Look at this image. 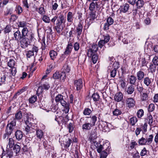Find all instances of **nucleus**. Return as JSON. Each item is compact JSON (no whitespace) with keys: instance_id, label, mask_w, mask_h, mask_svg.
I'll return each mask as SVG.
<instances>
[{"instance_id":"nucleus-58","label":"nucleus","mask_w":158,"mask_h":158,"mask_svg":"<svg viewBox=\"0 0 158 158\" xmlns=\"http://www.w3.org/2000/svg\"><path fill=\"white\" fill-rule=\"evenodd\" d=\"M103 37L104 39L102 40L106 43L109 42L110 38V35L108 34H106V35H104Z\"/></svg>"},{"instance_id":"nucleus-27","label":"nucleus","mask_w":158,"mask_h":158,"mask_svg":"<svg viewBox=\"0 0 158 158\" xmlns=\"http://www.w3.org/2000/svg\"><path fill=\"white\" fill-rule=\"evenodd\" d=\"M36 135L38 138L41 139L43 137V132L41 129H37L36 130Z\"/></svg>"},{"instance_id":"nucleus-49","label":"nucleus","mask_w":158,"mask_h":158,"mask_svg":"<svg viewBox=\"0 0 158 158\" xmlns=\"http://www.w3.org/2000/svg\"><path fill=\"white\" fill-rule=\"evenodd\" d=\"M36 11H37L40 14L43 15L45 13V11L44 8L43 7H41L39 8L36 9Z\"/></svg>"},{"instance_id":"nucleus-35","label":"nucleus","mask_w":158,"mask_h":158,"mask_svg":"<svg viewBox=\"0 0 158 158\" xmlns=\"http://www.w3.org/2000/svg\"><path fill=\"white\" fill-rule=\"evenodd\" d=\"M13 9L12 8H7L6 10L4 11V15L5 16H7L8 15H11L13 13Z\"/></svg>"},{"instance_id":"nucleus-6","label":"nucleus","mask_w":158,"mask_h":158,"mask_svg":"<svg viewBox=\"0 0 158 158\" xmlns=\"http://www.w3.org/2000/svg\"><path fill=\"white\" fill-rule=\"evenodd\" d=\"M20 42L21 48H26L30 44L29 37H22L20 40Z\"/></svg>"},{"instance_id":"nucleus-56","label":"nucleus","mask_w":158,"mask_h":158,"mask_svg":"<svg viewBox=\"0 0 158 158\" xmlns=\"http://www.w3.org/2000/svg\"><path fill=\"white\" fill-rule=\"evenodd\" d=\"M9 69V71H10L12 76H15L17 72L16 68L15 67H13Z\"/></svg>"},{"instance_id":"nucleus-48","label":"nucleus","mask_w":158,"mask_h":158,"mask_svg":"<svg viewBox=\"0 0 158 158\" xmlns=\"http://www.w3.org/2000/svg\"><path fill=\"white\" fill-rule=\"evenodd\" d=\"M42 20L44 22L46 23H49L50 22V19L49 17L46 15H44L42 18Z\"/></svg>"},{"instance_id":"nucleus-14","label":"nucleus","mask_w":158,"mask_h":158,"mask_svg":"<svg viewBox=\"0 0 158 158\" xmlns=\"http://www.w3.org/2000/svg\"><path fill=\"white\" fill-rule=\"evenodd\" d=\"M13 39L17 41H19L22 37V35L20 32L19 30H18L14 34Z\"/></svg>"},{"instance_id":"nucleus-18","label":"nucleus","mask_w":158,"mask_h":158,"mask_svg":"<svg viewBox=\"0 0 158 158\" xmlns=\"http://www.w3.org/2000/svg\"><path fill=\"white\" fill-rule=\"evenodd\" d=\"M99 127L100 128V126L102 127L103 131L104 132L108 131L109 130L108 125V123L106 122H102V124H100L98 125Z\"/></svg>"},{"instance_id":"nucleus-63","label":"nucleus","mask_w":158,"mask_h":158,"mask_svg":"<svg viewBox=\"0 0 158 158\" xmlns=\"http://www.w3.org/2000/svg\"><path fill=\"white\" fill-rule=\"evenodd\" d=\"M114 22L113 19L110 17H109L107 19L106 23H108L110 25L113 24Z\"/></svg>"},{"instance_id":"nucleus-13","label":"nucleus","mask_w":158,"mask_h":158,"mask_svg":"<svg viewBox=\"0 0 158 158\" xmlns=\"http://www.w3.org/2000/svg\"><path fill=\"white\" fill-rule=\"evenodd\" d=\"M123 94L119 92L115 94L114 96V100L118 102H120L123 99Z\"/></svg>"},{"instance_id":"nucleus-21","label":"nucleus","mask_w":158,"mask_h":158,"mask_svg":"<svg viewBox=\"0 0 158 158\" xmlns=\"http://www.w3.org/2000/svg\"><path fill=\"white\" fill-rule=\"evenodd\" d=\"M153 138V135L151 134L145 138L147 145H150L152 143Z\"/></svg>"},{"instance_id":"nucleus-3","label":"nucleus","mask_w":158,"mask_h":158,"mask_svg":"<svg viewBox=\"0 0 158 158\" xmlns=\"http://www.w3.org/2000/svg\"><path fill=\"white\" fill-rule=\"evenodd\" d=\"M16 120L14 118H11L8 121L5 129V132L8 134H11L13 133L16 126Z\"/></svg>"},{"instance_id":"nucleus-15","label":"nucleus","mask_w":158,"mask_h":158,"mask_svg":"<svg viewBox=\"0 0 158 158\" xmlns=\"http://www.w3.org/2000/svg\"><path fill=\"white\" fill-rule=\"evenodd\" d=\"M129 9V4L126 3L124 4L123 6H120V11L121 12H122L123 13H126L128 11Z\"/></svg>"},{"instance_id":"nucleus-7","label":"nucleus","mask_w":158,"mask_h":158,"mask_svg":"<svg viewBox=\"0 0 158 158\" xmlns=\"http://www.w3.org/2000/svg\"><path fill=\"white\" fill-rule=\"evenodd\" d=\"M135 101L132 98H128L126 100V105L129 108L133 107L135 106Z\"/></svg>"},{"instance_id":"nucleus-22","label":"nucleus","mask_w":158,"mask_h":158,"mask_svg":"<svg viewBox=\"0 0 158 158\" xmlns=\"http://www.w3.org/2000/svg\"><path fill=\"white\" fill-rule=\"evenodd\" d=\"M74 14L71 12H68L67 15V20L69 22L72 23L73 20Z\"/></svg>"},{"instance_id":"nucleus-42","label":"nucleus","mask_w":158,"mask_h":158,"mask_svg":"<svg viewBox=\"0 0 158 158\" xmlns=\"http://www.w3.org/2000/svg\"><path fill=\"white\" fill-rule=\"evenodd\" d=\"M15 11L16 13L19 15L21 14L23 11L22 8L19 5L15 7Z\"/></svg>"},{"instance_id":"nucleus-25","label":"nucleus","mask_w":158,"mask_h":158,"mask_svg":"<svg viewBox=\"0 0 158 158\" xmlns=\"http://www.w3.org/2000/svg\"><path fill=\"white\" fill-rule=\"evenodd\" d=\"M63 71L66 74L69 73L70 71V68L67 62L66 61L63 67Z\"/></svg>"},{"instance_id":"nucleus-10","label":"nucleus","mask_w":158,"mask_h":158,"mask_svg":"<svg viewBox=\"0 0 158 158\" xmlns=\"http://www.w3.org/2000/svg\"><path fill=\"white\" fill-rule=\"evenodd\" d=\"M83 26L81 23H80L78 24L76 27L77 36L78 39H79L81 36Z\"/></svg>"},{"instance_id":"nucleus-40","label":"nucleus","mask_w":158,"mask_h":158,"mask_svg":"<svg viewBox=\"0 0 158 158\" xmlns=\"http://www.w3.org/2000/svg\"><path fill=\"white\" fill-rule=\"evenodd\" d=\"M137 121V119L136 117H132L130 119V124L132 126H134Z\"/></svg>"},{"instance_id":"nucleus-38","label":"nucleus","mask_w":158,"mask_h":158,"mask_svg":"<svg viewBox=\"0 0 158 158\" xmlns=\"http://www.w3.org/2000/svg\"><path fill=\"white\" fill-rule=\"evenodd\" d=\"M92 49L89 48L87 50V55L89 57H91L92 56L96 54V52H94Z\"/></svg>"},{"instance_id":"nucleus-31","label":"nucleus","mask_w":158,"mask_h":158,"mask_svg":"<svg viewBox=\"0 0 158 158\" xmlns=\"http://www.w3.org/2000/svg\"><path fill=\"white\" fill-rule=\"evenodd\" d=\"M58 6V3L57 1L55 2L52 1L51 2V7L52 10H56Z\"/></svg>"},{"instance_id":"nucleus-5","label":"nucleus","mask_w":158,"mask_h":158,"mask_svg":"<svg viewBox=\"0 0 158 158\" xmlns=\"http://www.w3.org/2000/svg\"><path fill=\"white\" fill-rule=\"evenodd\" d=\"M12 77L10 74L8 73L0 76V84L5 83V82H8L11 80Z\"/></svg>"},{"instance_id":"nucleus-52","label":"nucleus","mask_w":158,"mask_h":158,"mask_svg":"<svg viewBox=\"0 0 158 158\" xmlns=\"http://www.w3.org/2000/svg\"><path fill=\"white\" fill-rule=\"evenodd\" d=\"M155 65L153 64H151L150 65L149 69L150 70L151 72L153 73L155 72L156 70V66Z\"/></svg>"},{"instance_id":"nucleus-30","label":"nucleus","mask_w":158,"mask_h":158,"mask_svg":"<svg viewBox=\"0 0 158 158\" xmlns=\"http://www.w3.org/2000/svg\"><path fill=\"white\" fill-rule=\"evenodd\" d=\"M121 87L123 89H124L126 85L125 79L123 77H120L119 80Z\"/></svg>"},{"instance_id":"nucleus-41","label":"nucleus","mask_w":158,"mask_h":158,"mask_svg":"<svg viewBox=\"0 0 158 158\" xmlns=\"http://www.w3.org/2000/svg\"><path fill=\"white\" fill-rule=\"evenodd\" d=\"M22 113L21 111H19L15 114V118L16 120L20 119L22 118Z\"/></svg>"},{"instance_id":"nucleus-61","label":"nucleus","mask_w":158,"mask_h":158,"mask_svg":"<svg viewBox=\"0 0 158 158\" xmlns=\"http://www.w3.org/2000/svg\"><path fill=\"white\" fill-rule=\"evenodd\" d=\"M100 158H106L107 156V152L105 151H102L100 153Z\"/></svg>"},{"instance_id":"nucleus-59","label":"nucleus","mask_w":158,"mask_h":158,"mask_svg":"<svg viewBox=\"0 0 158 158\" xmlns=\"http://www.w3.org/2000/svg\"><path fill=\"white\" fill-rule=\"evenodd\" d=\"M60 72L56 71L53 75V78L54 79H58L60 78Z\"/></svg>"},{"instance_id":"nucleus-23","label":"nucleus","mask_w":158,"mask_h":158,"mask_svg":"<svg viewBox=\"0 0 158 158\" xmlns=\"http://www.w3.org/2000/svg\"><path fill=\"white\" fill-rule=\"evenodd\" d=\"M108 70H110V77H111L114 78L116 76L117 73V70L115 69L111 68V66H109L108 68Z\"/></svg>"},{"instance_id":"nucleus-62","label":"nucleus","mask_w":158,"mask_h":158,"mask_svg":"<svg viewBox=\"0 0 158 158\" xmlns=\"http://www.w3.org/2000/svg\"><path fill=\"white\" fill-rule=\"evenodd\" d=\"M91 57H92V60L93 63L94 64L96 63L98 59L97 55L96 54L95 55L92 56Z\"/></svg>"},{"instance_id":"nucleus-44","label":"nucleus","mask_w":158,"mask_h":158,"mask_svg":"<svg viewBox=\"0 0 158 158\" xmlns=\"http://www.w3.org/2000/svg\"><path fill=\"white\" fill-rule=\"evenodd\" d=\"M13 149L14 152L17 154L19 152L20 150V147L19 145L16 144L14 146Z\"/></svg>"},{"instance_id":"nucleus-33","label":"nucleus","mask_w":158,"mask_h":158,"mask_svg":"<svg viewBox=\"0 0 158 158\" xmlns=\"http://www.w3.org/2000/svg\"><path fill=\"white\" fill-rule=\"evenodd\" d=\"M139 145H147L146 143L145 138L143 137L139 139L138 141Z\"/></svg>"},{"instance_id":"nucleus-24","label":"nucleus","mask_w":158,"mask_h":158,"mask_svg":"<svg viewBox=\"0 0 158 158\" xmlns=\"http://www.w3.org/2000/svg\"><path fill=\"white\" fill-rule=\"evenodd\" d=\"M22 37H28L29 36L28 30L27 27H24L22 30Z\"/></svg>"},{"instance_id":"nucleus-53","label":"nucleus","mask_w":158,"mask_h":158,"mask_svg":"<svg viewBox=\"0 0 158 158\" xmlns=\"http://www.w3.org/2000/svg\"><path fill=\"white\" fill-rule=\"evenodd\" d=\"M14 144V140L12 138H10L8 140V145L9 148H11L13 147Z\"/></svg>"},{"instance_id":"nucleus-54","label":"nucleus","mask_w":158,"mask_h":158,"mask_svg":"<svg viewBox=\"0 0 158 158\" xmlns=\"http://www.w3.org/2000/svg\"><path fill=\"white\" fill-rule=\"evenodd\" d=\"M15 63L14 60L10 59L8 62V66L10 68L15 67Z\"/></svg>"},{"instance_id":"nucleus-36","label":"nucleus","mask_w":158,"mask_h":158,"mask_svg":"<svg viewBox=\"0 0 158 158\" xmlns=\"http://www.w3.org/2000/svg\"><path fill=\"white\" fill-rule=\"evenodd\" d=\"M143 82L146 86H148L151 83V81L150 79L148 77H147L144 78Z\"/></svg>"},{"instance_id":"nucleus-9","label":"nucleus","mask_w":158,"mask_h":158,"mask_svg":"<svg viewBox=\"0 0 158 158\" xmlns=\"http://www.w3.org/2000/svg\"><path fill=\"white\" fill-rule=\"evenodd\" d=\"M74 85L76 87L77 90H80L83 87L82 81L81 79L74 81Z\"/></svg>"},{"instance_id":"nucleus-46","label":"nucleus","mask_w":158,"mask_h":158,"mask_svg":"<svg viewBox=\"0 0 158 158\" xmlns=\"http://www.w3.org/2000/svg\"><path fill=\"white\" fill-rule=\"evenodd\" d=\"M122 113V112L119 109H115L113 111V114L114 115L118 116L120 115Z\"/></svg>"},{"instance_id":"nucleus-32","label":"nucleus","mask_w":158,"mask_h":158,"mask_svg":"<svg viewBox=\"0 0 158 158\" xmlns=\"http://www.w3.org/2000/svg\"><path fill=\"white\" fill-rule=\"evenodd\" d=\"M134 87L133 85H130L127 89V92L128 94H131L134 91Z\"/></svg>"},{"instance_id":"nucleus-4","label":"nucleus","mask_w":158,"mask_h":158,"mask_svg":"<svg viewBox=\"0 0 158 158\" xmlns=\"http://www.w3.org/2000/svg\"><path fill=\"white\" fill-rule=\"evenodd\" d=\"M86 118H90V123L85 122L82 126V129L83 130H89L91 128L95 125V123L97 121V117L95 115H93L90 117Z\"/></svg>"},{"instance_id":"nucleus-26","label":"nucleus","mask_w":158,"mask_h":158,"mask_svg":"<svg viewBox=\"0 0 158 158\" xmlns=\"http://www.w3.org/2000/svg\"><path fill=\"white\" fill-rule=\"evenodd\" d=\"M148 94L147 91L140 94V98L142 101H145L148 99Z\"/></svg>"},{"instance_id":"nucleus-60","label":"nucleus","mask_w":158,"mask_h":158,"mask_svg":"<svg viewBox=\"0 0 158 158\" xmlns=\"http://www.w3.org/2000/svg\"><path fill=\"white\" fill-rule=\"evenodd\" d=\"M153 63L158 66V56H155L152 60Z\"/></svg>"},{"instance_id":"nucleus-43","label":"nucleus","mask_w":158,"mask_h":158,"mask_svg":"<svg viewBox=\"0 0 158 158\" xmlns=\"http://www.w3.org/2000/svg\"><path fill=\"white\" fill-rule=\"evenodd\" d=\"M72 143V140L69 139H68L67 140H66L65 143H64V148H67L70 146Z\"/></svg>"},{"instance_id":"nucleus-64","label":"nucleus","mask_w":158,"mask_h":158,"mask_svg":"<svg viewBox=\"0 0 158 158\" xmlns=\"http://www.w3.org/2000/svg\"><path fill=\"white\" fill-rule=\"evenodd\" d=\"M43 89L41 86H39L36 91V94L38 96H39L43 92Z\"/></svg>"},{"instance_id":"nucleus-50","label":"nucleus","mask_w":158,"mask_h":158,"mask_svg":"<svg viewBox=\"0 0 158 158\" xmlns=\"http://www.w3.org/2000/svg\"><path fill=\"white\" fill-rule=\"evenodd\" d=\"M98 45L96 44H93L91 47H89L90 49H92L94 52H97L98 50Z\"/></svg>"},{"instance_id":"nucleus-37","label":"nucleus","mask_w":158,"mask_h":158,"mask_svg":"<svg viewBox=\"0 0 158 158\" xmlns=\"http://www.w3.org/2000/svg\"><path fill=\"white\" fill-rule=\"evenodd\" d=\"M136 4L137 8H140L143 7L144 2L143 0H138Z\"/></svg>"},{"instance_id":"nucleus-34","label":"nucleus","mask_w":158,"mask_h":158,"mask_svg":"<svg viewBox=\"0 0 158 158\" xmlns=\"http://www.w3.org/2000/svg\"><path fill=\"white\" fill-rule=\"evenodd\" d=\"M96 18V11H91L89 14V20L92 22Z\"/></svg>"},{"instance_id":"nucleus-28","label":"nucleus","mask_w":158,"mask_h":158,"mask_svg":"<svg viewBox=\"0 0 158 158\" xmlns=\"http://www.w3.org/2000/svg\"><path fill=\"white\" fill-rule=\"evenodd\" d=\"M137 79V78L135 76L133 75L131 76L129 78L130 83L133 85H135Z\"/></svg>"},{"instance_id":"nucleus-51","label":"nucleus","mask_w":158,"mask_h":158,"mask_svg":"<svg viewBox=\"0 0 158 158\" xmlns=\"http://www.w3.org/2000/svg\"><path fill=\"white\" fill-rule=\"evenodd\" d=\"M37 99V97L36 96L34 95L29 99V102L31 103H33L35 102Z\"/></svg>"},{"instance_id":"nucleus-12","label":"nucleus","mask_w":158,"mask_h":158,"mask_svg":"<svg viewBox=\"0 0 158 158\" xmlns=\"http://www.w3.org/2000/svg\"><path fill=\"white\" fill-rule=\"evenodd\" d=\"M127 35L124 33L121 32L120 33V37L119 39L122 40L124 44H127L128 43V40L127 39Z\"/></svg>"},{"instance_id":"nucleus-55","label":"nucleus","mask_w":158,"mask_h":158,"mask_svg":"<svg viewBox=\"0 0 158 158\" xmlns=\"http://www.w3.org/2000/svg\"><path fill=\"white\" fill-rule=\"evenodd\" d=\"M155 106L154 104L151 103L148 106V111L149 112H152L155 109Z\"/></svg>"},{"instance_id":"nucleus-57","label":"nucleus","mask_w":158,"mask_h":158,"mask_svg":"<svg viewBox=\"0 0 158 158\" xmlns=\"http://www.w3.org/2000/svg\"><path fill=\"white\" fill-rule=\"evenodd\" d=\"M92 98L94 101H98L99 100V94L97 93H94L92 96Z\"/></svg>"},{"instance_id":"nucleus-16","label":"nucleus","mask_w":158,"mask_h":158,"mask_svg":"<svg viewBox=\"0 0 158 158\" xmlns=\"http://www.w3.org/2000/svg\"><path fill=\"white\" fill-rule=\"evenodd\" d=\"M97 137L96 130L94 129L92 130L89 136V138L90 141L94 140Z\"/></svg>"},{"instance_id":"nucleus-45","label":"nucleus","mask_w":158,"mask_h":158,"mask_svg":"<svg viewBox=\"0 0 158 158\" xmlns=\"http://www.w3.org/2000/svg\"><path fill=\"white\" fill-rule=\"evenodd\" d=\"M136 115L138 118H141L144 115V111L142 109H139L137 112Z\"/></svg>"},{"instance_id":"nucleus-47","label":"nucleus","mask_w":158,"mask_h":158,"mask_svg":"<svg viewBox=\"0 0 158 158\" xmlns=\"http://www.w3.org/2000/svg\"><path fill=\"white\" fill-rule=\"evenodd\" d=\"M6 156L9 158H13V153L11 150H8L6 154Z\"/></svg>"},{"instance_id":"nucleus-39","label":"nucleus","mask_w":158,"mask_h":158,"mask_svg":"<svg viewBox=\"0 0 158 158\" xmlns=\"http://www.w3.org/2000/svg\"><path fill=\"white\" fill-rule=\"evenodd\" d=\"M92 112L91 110L88 108H86L83 111V114L85 115H89Z\"/></svg>"},{"instance_id":"nucleus-20","label":"nucleus","mask_w":158,"mask_h":158,"mask_svg":"<svg viewBox=\"0 0 158 158\" xmlns=\"http://www.w3.org/2000/svg\"><path fill=\"white\" fill-rule=\"evenodd\" d=\"M136 76L138 80L139 81L142 80L144 78V73L141 70H140L137 73Z\"/></svg>"},{"instance_id":"nucleus-19","label":"nucleus","mask_w":158,"mask_h":158,"mask_svg":"<svg viewBox=\"0 0 158 158\" xmlns=\"http://www.w3.org/2000/svg\"><path fill=\"white\" fill-rule=\"evenodd\" d=\"M136 89L137 91L140 93V94L147 92L146 90L143 87L141 84L140 85H139V84L137 85Z\"/></svg>"},{"instance_id":"nucleus-1","label":"nucleus","mask_w":158,"mask_h":158,"mask_svg":"<svg viewBox=\"0 0 158 158\" xmlns=\"http://www.w3.org/2000/svg\"><path fill=\"white\" fill-rule=\"evenodd\" d=\"M50 21L51 23L56 24L55 28L56 32L58 34L60 33L65 27L66 19L64 15L61 14L58 17L54 16Z\"/></svg>"},{"instance_id":"nucleus-8","label":"nucleus","mask_w":158,"mask_h":158,"mask_svg":"<svg viewBox=\"0 0 158 158\" xmlns=\"http://www.w3.org/2000/svg\"><path fill=\"white\" fill-rule=\"evenodd\" d=\"M73 48V45L71 42L69 41L64 53L67 55H69Z\"/></svg>"},{"instance_id":"nucleus-11","label":"nucleus","mask_w":158,"mask_h":158,"mask_svg":"<svg viewBox=\"0 0 158 158\" xmlns=\"http://www.w3.org/2000/svg\"><path fill=\"white\" fill-rule=\"evenodd\" d=\"M24 135L23 132L20 130H17L15 132V136L18 141L21 140Z\"/></svg>"},{"instance_id":"nucleus-29","label":"nucleus","mask_w":158,"mask_h":158,"mask_svg":"<svg viewBox=\"0 0 158 158\" xmlns=\"http://www.w3.org/2000/svg\"><path fill=\"white\" fill-rule=\"evenodd\" d=\"M49 55L51 59L54 60L56 58L57 53L54 50H51L49 52Z\"/></svg>"},{"instance_id":"nucleus-2","label":"nucleus","mask_w":158,"mask_h":158,"mask_svg":"<svg viewBox=\"0 0 158 158\" xmlns=\"http://www.w3.org/2000/svg\"><path fill=\"white\" fill-rule=\"evenodd\" d=\"M62 95L58 94L55 97V101L56 103L60 102L61 105L64 107V111L65 113H68L69 110V104L66 102L65 98Z\"/></svg>"},{"instance_id":"nucleus-17","label":"nucleus","mask_w":158,"mask_h":158,"mask_svg":"<svg viewBox=\"0 0 158 158\" xmlns=\"http://www.w3.org/2000/svg\"><path fill=\"white\" fill-rule=\"evenodd\" d=\"M98 8V5L97 2H92L89 5V9L90 11H94L95 10H96Z\"/></svg>"}]
</instances>
